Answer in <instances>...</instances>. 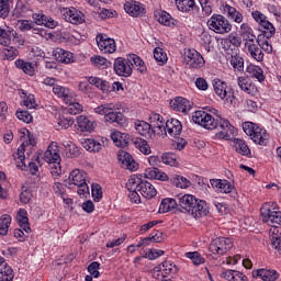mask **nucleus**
Listing matches in <instances>:
<instances>
[{"label": "nucleus", "mask_w": 281, "mask_h": 281, "mask_svg": "<svg viewBox=\"0 0 281 281\" xmlns=\"http://www.w3.org/2000/svg\"><path fill=\"white\" fill-rule=\"evenodd\" d=\"M209 30L215 34H229L232 32V23L221 14H213L206 22Z\"/></svg>", "instance_id": "8"}, {"label": "nucleus", "mask_w": 281, "mask_h": 281, "mask_svg": "<svg viewBox=\"0 0 281 281\" xmlns=\"http://www.w3.org/2000/svg\"><path fill=\"white\" fill-rule=\"evenodd\" d=\"M124 10L131 16H140L144 12L142 4L137 1H127L124 5Z\"/></svg>", "instance_id": "39"}, {"label": "nucleus", "mask_w": 281, "mask_h": 281, "mask_svg": "<svg viewBox=\"0 0 281 281\" xmlns=\"http://www.w3.org/2000/svg\"><path fill=\"white\" fill-rule=\"evenodd\" d=\"M192 121L194 124H199V126H203L207 131H214V128H218L220 131L215 134V139H232L234 135L235 128L227 119L216 120L212 114L199 110L195 111L192 115Z\"/></svg>", "instance_id": "1"}, {"label": "nucleus", "mask_w": 281, "mask_h": 281, "mask_svg": "<svg viewBox=\"0 0 281 281\" xmlns=\"http://www.w3.org/2000/svg\"><path fill=\"white\" fill-rule=\"evenodd\" d=\"M53 56L57 63H64V65H69L74 63V54L69 50L63 48H55L53 50Z\"/></svg>", "instance_id": "26"}, {"label": "nucleus", "mask_w": 281, "mask_h": 281, "mask_svg": "<svg viewBox=\"0 0 281 281\" xmlns=\"http://www.w3.org/2000/svg\"><path fill=\"white\" fill-rule=\"evenodd\" d=\"M135 130L139 135L143 137H147L153 139L155 137V134L157 133V130H154L151 125L148 122L145 121H136L135 122Z\"/></svg>", "instance_id": "25"}, {"label": "nucleus", "mask_w": 281, "mask_h": 281, "mask_svg": "<svg viewBox=\"0 0 281 281\" xmlns=\"http://www.w3.org/2000/svg\"><path fill=\"white\" fill-rule=\"evenodd\" d=\"M179 268L170 260H165L153 269V278L156 280H164V278H170L177 276Z\"/></svg>", "instance_id": "12"}, {"label": "nucleus", "mask_w": 281, "mask_h": 281, "mask_svg": "<svg viewBox=\"0 0 281 281\" xmlns=\"http://www.w3.org/2000/svg\"><path fill=\"white\" fill-rule=\"evenodd\" d=\"M221 278L227 281H249L247 276L236 270H225L222 272Z\"/></svg>", "instance_id": "37"}, {"label": "nucleus", "mask_w": 281, "mask_h": 281, "mask_svg": "<svg viewBox=\"0 0 281 281\" xmlns=\"http://www.w3.org/2000/svg\"><path fill=\"white\" fill-rule=\"evenodd\" d=\"M256 43L257 42H252L251 44L246 45L245 48L247 49V54L250 55V58L257 63H262L265 60V53H262V48Z\"/></svg>", "instance_id": "27"}, {"label": "nucleus", "mask_w": 281, "mask_h": 281, "mask_svg": "<svg viewBox=\"0 0 281 281\" xmlns=\"http://www.w3.org/2000/svg\"><path fill=\"white\" fill-rule=\"evenodd\" d=\"M256 278H260L262 281H276L280 278V274L276 270L258 269L255 272Z\"/></svg>", "instance_id": "38"}, {"label": "nucleus", "mask_w": 281, "mask_h": 281, "mask_svg": "<svg viewBox=\"0 0 281 281\" xmlns=\"http://www.w3.org/2000/svg\"><path fill=\"white\" fill-rule=\"evenodd\" d=\"M53 93L56 98L63 100V102L70 103L76 100V92L71 91L65 86L57 85L53 88Z\"/></svg>", "instance_id": "17"}, {"label": "nucleus", "mask_w": 281, "mask_h": 281, "mask_svg": "<svg viewBox=\"0 0 281 281\" xmlns=\"http://www.w3.org/2000/svg\"><path fill=\"white\" fill-rule=\"evenodd\" d=\"M90 61L93 67H98V69H109V67H111V61L100 55L92 56Z\"/></svg>", "instance_id": "45"}, {"label": "nucleus", "mask_w": 281, "mask_h": 281, "mask_svg": "<svg viewBox=\"0 0 281 281\" xmlns=\"http://www.w3.org/2000/svg\"><path fill=\"white\" fill-rule=\"evenodd\" d=\"M184 63L191 69H201V67L205 66V59L201 55V53L196 52V49H188L184 55Z\"/></svg>", "instance_id": "13"}, {"label": "nucleus", "mask_w": 281, "mask_h": 281, "mask_svg": "<svg viewBox=\"0 0 281 281\" xmlns=\"http://www.w3.org/2000/svg\"><path fill=\"white\" fill-rule=\"evenodd\" d=\"M32 18L36 25H44V27H48L49 30L58 27V21L54 20L52 16L45 15V13H34Z\"/></svg>", "instance_id": "22"}, {"label": "nucleus", "mask_w": 281, "mask_h": 281, "mask_svg": "<svg viewBox=\"0 0 281 281\" xmlns=\"http://www.w3.org/2000/svg\"><path fill=\"white\" fill-rule=\"evenodd\" d=\"M2 54L4 56V60H14V58L19 56V49L14 46L7 45L2 50Z\"/></svg>", "instance_id": "55"}, {"label": "nucleus", "mask_w": 281, "mask_h": 281, "mask_svg": "<svg viewBox=\"0 0 281 281\" xmlns=\"http://www.w3.org/2000/svg\"><path fill=\"white\" fill-rule=\"evenodd\" d=\"M158 23L161 25H166L167 27H170L172 25V15L166 11H160L158 15H156Z\"/></svg>", "instance_id": "54"}, {"label": "nucleus", "mask_w": 281, "mask_h": 281, "mask_svg": "<svg viewBox=\"0 0 281 281\" xmlns=\"http://www.w3.org/2000/svg\"><path fill=\"white\" fill-rule=\"evenodd\" d=\"M154 58L159 65H166V63H168V55L161 47H156L154 49Z\"/></svg>", "instance_id": "52"}, {"label": "nucleus", "mask_w": 281, "mask_h": 281, "mask_svg": "<svg viewBox=\"0 0 281 281\" xmlns=\"http://www.w3.org/2000/svg\"><path fill=\"white\" fill-rule=\"evenodd\" d=\"M70 186H77L79 196L89 194V184H87V172L80 169H75L69 173Z\"/></svg>", "instance_id": "10"}, {"label": "nucleus", "mask_w": 281, "mask_h": 281, "mask_svg": "<svg viewBox=\"0 0 281 281\" xmlns=\"http://www.w3.org/2000/svg\"><path fill=\"white\" fill-rule=\"evenodd\" d=\"M170 106L173 111L178 113H188L192 109V104L188 99L183 97H177L170 101Z\"/></svg>", "instance_id": "21"}, {"label": "nucleus", "mask_w": 281, "mask_h": 281, "mask_svg": "<svg viewBox=\"0 0 281 281\" xmlns=\"http://www.w3.org/2000/svg\"><path fill=\"white\" fill-rule=\"evenodd\" d=\"M133 67L139 71V74H146V63L142 57L136 54H131L128 58L117 57L113 63V71L116 76H121L123 78H130L133 76Z\"/></svg>", "instance_id": "3"}, {"label": "nucleus", "mask_w": 281, "mask_h": 281, "mask_svg": "<svg viewBox=\"0 0 281 281\" xmlns=\"http://www.w3.org/2000/svg\"><path fill=\"white\" fill-rule=\"evenodd\" d=\"M117 157L119 161H121V164H123L127 170H137V162H135V159H133L131 154L127 151H120Z\"/></svg>", "instance_id": "32"}, {"label": "nucleus", "mask_w": 281, "mask_h": 281, "mask_svg": "<svg viewBox=\"0 0 281 281\" xmlns=\"http://www.w3.org/2000/svg\"><path fill=\"white\" fill-rule=\"evenodd\" d=\"M149 125L156 131L157 135H166V123L164 122V116L158 113L149 114Z\"/></svg>", "instance_id": "20"}, {"label": "nucleus", "mask_w": 281, "mask_h": 281, "mask_svg": "<svg viewBox=\"0 0 281 281\" xmlns=\"http://www.w3.org/2000/svg\"><path fill=\"white\" fill-rule=\"evenodd\" d=\"M213 89H214L215 95L222 99L223 102H225L226 104H234L236 100V95H234V89L229 87L227 82L221 79H215L213 81Z\"/></svg>", "instance_id": "9"}, {"label": "nucleus", "mask_w": 281, "mask_h": 281, "mask_svg": "<svg viewBox=\"0 0 281 281\" xmlns=\"http://www.w3.org/2000/svg\"><path fill=\"white\" fill-rule=\"evenodd\" d=\"M12 36L13 38H19V33L13 29L4 30L0 27V45L8 47L12 43Z\"/></svg>", "instance_id": "35"}, {"label": "nucleus", "mask_w": 281, "mask_h": 281, "mask_svg": "<svg viewBox=\"0 0 281 281\" xmlns=\"http://www.w3.org/2000/svg\"><path fill=\"white\" fill-rule=\"evenodd\" d=\"M63 18L72 25H80L85 23V14L76 8H64L61 10Z\"/></svg>", "instance_id": "15"}, {"label": "nucleus", "mask_w": 281, "mask_h": 281, "mask_svg": "<svg viewBox=\"0 0 281 281\" xmlns=\"http://www.w3.org/2000/svg\"><path fill=\"white\" fill-rule=\"evenodd\" d=\"M10 225H12V217L8 214L2 215L0 217V236H8Z\"/></svg>", "instance_id": "46"}, {"label": "nucleus", "mask_w": 281, "mask_h": 281, "mask_svg": "<svg viewBox=\"0 0 281 281\" xmlns=\"http://www.w3.org/2000/svg\"><path fill=\"white\" fill-rule=\"evenodd\" d=\"M210 183L214 190L222 194H232L235 190L234 184L226 179H211Z\"/></svg>", "instance_id": "19"}, {"label": "nucleus", "mask_w": 281, "mask_h": 281, "mask_svg": "<svg viewBox=\"0 0 281 281\" xmlns=\"http://www.w3.org/2000/svg\"><path fill=\"white\" fill-rule=\"evenodd\" d=\"M192 218H204L210 214V207H207V202L204 200H199L194 202L193 207L190 209L189 213Z\"/></svg>", "instance_id": "16"}, {"label": "nucleus", "mask_w": 281, "mask_h": 281, "mask_svg": "<svg viewBox=\"0 0 281 281\" xmlns=\"http://www.w3.org/2000/svg\"><path fill=\"white\" fill-rule=\"evenodd\" d=\"M198 199L196 196L192 195V194H184V195H178V205L184 211L187 212V214L189 213L190 210H192L194 203H196Z\"/></svg>", "instance_id": "28"}, {"label": "nucleus", "mask_w": 281, "mask_h": 281, "mask_svg": "<svg viewBox=\"0 0 281 281\" xmlns=\"http://www.w3.org/2000/svg\"><path fill=\"white\" fill-rule=\"evenodd\" d=\"M161 161L166 166H177V156L172 153H166L161 156Z\"/></svg>", "instance_id": "60"}, {"label": "nucleus", "mask_w": 281, "mask_h": 281, "mask_svg": "<svg viewBox=\"0 0 281 281\" xmlns=\"http://www.w3.org/2000/svg\"><path fill=\"white\" fill-rule=\"evenodd\" d=\"M135 188L144 199L157 196V189L150 182L142 180V176L134 175L127 180L126 189L135 190Z\"/></svg>", "instance_id": "4"}, {"label": "nucleus", "mask_w": 281, "mask_h": 281, "mask_svg": "<svg viewBox=\"0 0 281 281\" xmlns=\"http://www.w3.org/2000/svg\"><path fill=\"white\" fill-rule=\"evenodd\" d=\"M120 103H104L94 108V113H97V115H104L105 120L111 111H120Z\"/></svg>", "instance_id": "36"}, {"label": "nucleus", "mask_w": 281, "mask_h": 281, "mask_svg": "<svg viewBox=\"0 0 281 281\" xmlns=\"http://www.w3.org/2000/svg\"><path fill=\"white\" fill-rule=\"evenodd\" d=\"M179 207L177 200L172 198H165L161 200L158 212L159 214H168V212H175Z\"/></svg>", "instance_id": "29"}, {"label": "nucleus", "mask_w": 281, "mask_h": 281, "mask_svg": "<svg viewBox=\"0 0 281 281\" xmlns=\"http://www.w3.org/2000/svg\"><path fill=\"white\" fill-rule=\"evenodd\" d=\"M32 196H33L32 191L30 189H24L20 193V201L21 203H23V205H27V203L32 201Z\"/></svg>", "instance_id": "62"}, {"label": "nucleus", "mask_w": 281, "mask_h": 281, "mask_svg": "<svg viewBox=\"0 0 281 281\" xmlns=\"http://www.w3.org/2000/svg\"><path fill=\"white\" fill-rule=\"evenodd\" d=\"M186 258H189V260H191L195 267L205 265V258L199 251L187 252Z\"/></svg>", "instance_id": "51"}, {"label": "nucleus", "mask_w": 281, "mask_h": 281, "mask_svg": "<svg viewBox=\"0 0 281 281\" xmlns=\"http://www.w3.org/2000/svg\"><path fill=\"white\" fill-rule=\"evenodd\" d=\"M224 12L226 13V16L233 21V23H243V21H245V16L240 13V11L229 4L224 5Z\"/></svg>", "instance_id": "33"}, {"label": "nucleus", "mask_w": 281, "mask_h": 281, "mask_svg": "<svg viewBox=\"0 0 281 281\" xmlns=\"http://www.w3.org/2000/svg\"><path fill=\"white\" fill-rule=\"evenodd\" d=\"M14 0H0V19H8L10 16V5Z\"/></svg>", "instance_id": "53"}, {"label": "nucleus", "mask_w": 281, "mask_h": 281, "mask_svg": "<svg viewBox=\"0 0 281 281\" xmlns=\"http://www.w3.org/2000/svg\"><path fill=\"white\" fill-rule=\"evenodd\" d=\"M81 144L89 153H100L102 150V144L93 138H85Z\"/></svg>", "instance_id": "43"}, {"label": "nucleus", "mask_w": 281, "mask_h": 281, "mask_svg": "<svg viewBox=\"0 0 281 281\" xmlns=\"http://www.w3.org/2000/svg\"><path fill=\"white\" fill-rule=\"evenodd\" d=\"M237 86L239 87L240 91H244V93H247L248 95H256V93H258L256 83L247 76L238 77Z\"/></svg>", "instance_id": "18"}, {"label": "nucleus", "mask_w": 281, "mask_h": 281, "mask_svg": "<svg viewBox=\"0 0 281 281\" xmlns=\"http://www.w3.org/2000/svg\"><path fill=\"white\" fill-rule=\"evenodd\" d=\"M66 104H69L68 113H70V115H78V113H82V104L76 102V97L72 102Z\"/></svg>", "instance_id": "61"}, {"label": "nucleus", "mask_w": 281, "mask_h": 281, "mask_svg": "<svg viewBox=\"0 0 281 281\" xmlns=\"http://www.w3.org/2000/svg\"><path fill=\"white\" fill-rule=\"evenodd\" d=\"M243 131L255 144H258L259 146H267V144H269V133H267L265 127H261L254 122H244Z\"/></svg>", "instance_id": "6"}, {"label": "nucleus", "mask_w": 281, "mask_h": 281, "mask_svg": "<svg viewBox=\"0 0 281 281\" xmlns=\"http://www.w3.org/2000/svg\"><path fill=\"white\" fill-rule=\"evenodd\" d=\"M27 12H30V4H25L23 0H19L14 9V14L16 16H25Z\"/></svg>", "instance_id": "56"}, {"label": "nucleus", "mask_w": 281, "mask_h": 281, "mask_svg": "<svg viewBox=\"0 0 281 281\" xmlns=\"http://www.w3.org/2000/svg\"><path fill=\"white\" fill-rule=\"evenodd\" d=\"M240 37L244 41V45L247 46L251 43H257L258 37H256V34L254 33V29L247 23H243L239 29Z\"/></svg>", "instance_id": "23"}, {"label": "nucleus", "mask_w": 281, "mask_h": 281, "mask_svg": "<svg viewBox=\"0 0 281 281\" xmlns=\"http://www.w3.org/2000/svg\"><path fill=\"white\" fill-rule=\"evenodd\" d=\"M260 214L265 223L281 225V211L276 202H266L262 204Z\"/></svg>", "instance_id": "7"}, {"label": "nucleus", "mask_w": 281, "mask_h": 281, "mask_svg": "<svg viewBox=\"0 0 281 281\" xmlns=\"http://www.w3.org/2000/svg\"><path fill=\"white\" fill-rule=\"evenodd\" d=\"M26 134L27 135L25 137V133H23L24 136L22 137L24 140H22V144L19 146L18 150L13 154V158L16 161V166L20 168V170H27L29 168L31 175H36V172H38V165L25 159V153L26 155H30L32 148L36 146V139L33 135H30V131H26ZM26 164H29V167Z\"/></svg>", "instance_id": "2"}, {"label": "nucleus", "mask_w": 281, "mask_h": 281, "mask_svg": "<svg viewBox=\"0 0 281 281\" xmlns=\"http://www.w3.org/2000/svg\"><path fill=\"white\" fill-rule=\"evenodd\" d=\"M246 74L250 76V78H255V80H258V82H265L267 80V77L265 76V70L260 68V66H256L254 64H250L246 67Z\"/></svg>", "instance_id": "30"}, {"label": "nucleus", "mask_w": 281, "mask_h": 281, "mask_svg": "<svg viewBox=\"0 0 281 281\" xmlns=\"http://www.w3.org/2000/svg\"><path fill=\"white\" fill-rule=\"evenodd\" d=\"M128 190V199L130 201H132V203H140L142 198L139 196V192L137 191V189L134 187V189H127Z\"/></svg>", "instance_id": "64"}, {"label": "nucleus", "mask_w": 281, "mask_h": 281, "mask_svg": "<svg viewBox=\"0 0 281 281\" xmlns=\"http://www.w3.org/2000/svg\"><path fill=\"white\" fill-rule=\"evenodd\" d=\"M229 63L235 71H245V58L240 55L232 56Z\"/></svg>", "instance_id": "49"}, {"label": "nucleus", "mask_w": 281, "mask_h": 281, "mask_svg": "<svg viewBox=\"0 0 281 281\" xmlns=\"http://www.w3.org/2000/svg\"><path fill=\"white\" fill-rule=\"evenodd\" d=\"M15 67L21 69L27 76H34V66L30 61H25L23 59L15 60Z\"/></svg>", "instance_id": "48"}, {"label": "nucleus", "mask_w": 281, "mask_h": 281, "mask_svg": "<svg viewBox=\"0 0 281 281\" xmlns=\"http://www.w3.org/2000/svg\"><path fill=\"white\" fill-rule=\"evenodd\" d=\"M111 139L114 142L115 146H119V148H126L131 142V135L122 132H113L111 134Z\"/></svg>", "instance_id": "31"}, {"label": "nucleus", "mask_w": 281, "mask_h": 281, "mask_svg": "<svg viewBox=\"0 0 281 281\" xmlns=\"http://www.w3.org/2000/svg\"><path fill=\"white\" fill-rule=\"evenodd\" d=\"M240 38L236 37V36H233L231 37L229 40H223L222 41V45L225 49V52H229V47H232V45L234 47H240Z\"/></svg>", "instance_id": "57"}, {"label": "nucleus", "mask_w": 281, "mask_h": 281, "mask_svg": "<svg viewBox=\"0 0 281 281\" xmlns=\"http://www.w3.org/2000/svg\"><path fill=\"white\" fill-rule=\"evenodd\" d=\"M95 41L102 54H114V52L117 49L115 40L110 38L108 35L98 34Z\"/></svg>", "instance_id": "14"}, {"label": "nucleus", "mask_w": 281, "mask_h": 281, "mask_svg": "<svg viewBox=\"0 0 281 281\" xmlns=\"http://www.w3.org/2000/svg\"><path fill=\"white\" fill-rule=\"evenodd\" d=\"M161 256H164V250L147 249L143 252V258H148V260H157Z\"/></svg>", "instance_id": "58"}, {"label": "nucleus", "mask_w": 281, "mask_h": 281, "mask_svg": "<svg viewBox=\"0 0 281 281\" xmlns=\"http://www.w3.org/2000/svg\"><path fill=\"white\" fill-rule=\"evenodd\" d=\"M176 8L179 12L190 13L196 8L194 0H176Z\"/></svg>", "instance_id": "42"}, {"label": "nucleus", "mask_w": 281, "mask_h": 281, "mask_svg": "<svg viewBox=\"0 0 281 281\" xmlns=\"http://www.w3.org/2000/svg\"><path fill=\"white\" fill-rule=\"evenodd\" d=\"M181 131H183V125L177 119H170L165 123V135L168 133L170 137H179Z\"/></svg>", "instance_id": "24"}, {"label": "nucleus", "mask_w": 281, "mask_h": 281, "mask_svg": "<svg viewBox=\"0 0 281 281\" xmlns=\"http://www.w3.org/2000/svg\"><path fill=\"white\" fill-rule=\"evenodd\" d=\"M234 148L236 153H238V155L251 159V149L249 148V145H247V142H245L244 139L235 138Z\"/></svg>", "instance_id": "34"}, {"label": "nucleus", "mask_w": 281, "mask_h": 281, "mask_svg": "<svg viewBox=\"0 0 281 281\" xmlns=\"http://www.w3.org/2000/svg\"><path fill=\"white\" fill-rule=\"evenodd\" d=\"M44 161L50 165V175L53 177H60L63 169L60 167V148L58 143L53 142L44 153Z\"/></svg>", "instance_id": "5"}, {"label": "nucleus", "mask_w": 281, "mask_h": 281, "mask_svg": "<svg viewBox=\"0 0 281 281\" xmlns=\"http://www.w3.org/2000/svg\"><path fill=\"white\" fill-rule=\"evenodd\" d=\"M105 122H109V124L116 123L119 126H124L126 124V117H124V114L116 111H111L104 119Z\"/></svg>", "instance_id": "41"}, {"label": "nucleus", "mask_w": 281, "mask_h": 281, "mask_svg": "<svg viewBox=\"0 0 281 281\" xmlns=\"http://www.w3.org/2000/svg\"><path fill=\"white\" fill-rule=\"evenodd\" d=\"M257 44L259 45L261 52H266V54H271V52H273V46L271 45V42H269V38L265 36L258 35Z\"/></svg>", "instance_id": "50"}, {"label": "nucleus", "mask_w": 281, "mask_h": 281, "mask_svg": "<svg viewBox=\"0 0 281 281\" xmlns=\"http://www.w3.org/2000/svg\"><path fill=\"white\" fill-rule=\"evenodd\" d=\"M134 146L143 155H150V153H153L150 145H148V142H146L144 138H135Z\"/></svg>", "instance_id": "47"}, {"label": "nucleus", "mask_w": 281, "mask_h": 281, "mask_svg": "<svg viewBox=\"0 0 281 281\" xmlns=\"http://www.w3.org/2000/svg\"><path fill=\"white\" fill-rule=\"evenodd\" d=\"M15 115L18 120L24 122L25 124H30V122H32V114H30L27 111H18Z\"/></svg>", "instance_id": "63"}, {"label": "nucleus", "mask_w": 281, "mask_h": 281, "mask_svg": "<svg viewBox=\"0 0 281 281\" xmlns=\"http://www.w3.org/2000/svg\"><path fill=\"white\" fill-rule=\"evenodd\" d=\"M234 247V240L229 237H216L209 246L213 256H225Z\"/></svg>", "instance_id": "11"}, {"label": "nucleus", "mask_w": 281, "mask_h": 281, "mask_svg": "<svg viewBox=\"0 0 281 281\" xmlns=\"http://www.w3.org/2000/svg\"><path fill=\"white\" fill-rule=\"evenodd\" d=\"M171 183L176 188H180V190H186V189L190 188V186H192V182H190V180H188V178H186L183 176H179V175H176L171 178Z\"/></svg>", "instance_id": "44"}, {"label": "nucleus", "mask_w": 281, "mask_h": 281, "mask_svg": "<svg viewBox=\"0 0 281 281\" xmlns=\"http://www.w3.org/2000/svg\"><path fill=\"white\" fill-rule=\"evenodd\" d=\"M72 124L74 120L71 117L61 116L57 121V131L67 130L69 126H72Z\"/></svg>", "instance_id": "59"}, {"label": "nucleus", "mask_w": 281, "mask_h": 281, "mask_svg": "<svg viewBox=\"0 0 281 281\" xmlns=\"http://www.w3.org/2000/svg\"><path fill=\"white\" fill-rule=\"evenodd\" d=\"M77 126L82 133H91L94 128V123L89 117L80 115L77 117Z\"/></svg>", "instance_id": "40"}]
</instances>
